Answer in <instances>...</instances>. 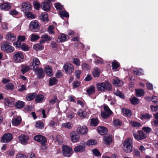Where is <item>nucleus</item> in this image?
I'll return each instance as SVG.
<instances>
[{"mask_svg":"<svg viewBox=\"0 0 158 158\" xmlns=\"http://www.w3.org/2000/svg\"><path fill=\"white\" fill-rule=\"evenodd\" d=\"M132 140L130 138H128L123 143V148L127 153H130L132 151Z\"/></svg>","mask_w":158,"mask_h":158,"instance_id":"1","label":"nucleus"},{"mask_svg":"<svg viewBox=\"0 0 158 158\" xmlns=\"http://www.w3.org/2000/svg\"><path fill=\"white\" fill-rule=\"evenodd\" d=\"M97 87L98 90L100 91H103L105 90L110 91L112 89L111 85L109 82L98 83L97 84Z\"/></svg>","mask_w":158,"mask_h":158,"instance_id":"2","label":"nucleus"},{"mask_svg":"<svg viewBox=\"0 0 158 158\" xmlns=\"http://www.w3.org/2000/svg\"><path fill=\"white\" fill-rule=\"evenodd\" d=\"M40 23L36 20L31 21L29 26V30L33 32H38L40 30Z\"/></svg>","mask_w":158,"mask_h":158,"instance_id":"3","label":"nucleus"},{"mask_svg":"<svg viewBox=\"0 0 158 158\" xmlns=\"http://www.w3.org/2000/svg\"><path fill=\"white\" fill-rule=\"evenodd\" d=\"M34 139L41 144V147L42 149L44 150L47 148V139L45 137L41 135H38L35 136Z\"/></svg>","mask_w":158,"mask_h":158,"instance_id":"4","label":"nucleus"},{"mask_svg":"<svg viewBox=\"0 0 158 158\" xmlns=\"http://www.w3.org/2000/svg\"><path fill=\"white\" fill-rule=\"evenodd\" d=\"M62 153L66 157H70L73 153L72 148L67 145H63L62 147Z\"/></svg>","mask_w":158,"mask_h":158,"instance_id":"5","label":"nucleus"},{"mask_svg":"<svg viewBox=\"0 0 158 158\" xmlns=\"http://www.w3.org/2000/svg\"><path fill=\"white\" fill-rule=\"evenodd\" d=\"M24 59V56L21 52H16L14 55V60L16 63L22 62L23 61Z\"/></svg>","mask_w":158,"mask_h":158,"instance_id":"6","label":"nucleus"},{"mask_svg":"<svg viewBox=\"0 0 158 158\" xmlns=\"http://www.w3.org/2000/svg\"><path fill=\"white\" fill-rule=\"evenodd\" d=\"M1 50L7 52L11 53L14 50V48L6 43H2L1 44Z\"/></svg>","mask_w":158,"mask_h":158,"instance_id":"7","label":"nucleus"},{"mask_svg":"<svg viewBox=\"0 0 158 158\" xmlns=\"http://www.w3.org/2000/svg\"><path fill=\"white\" fill-rule=\"evenodd\" d=\"M13 45L16 48H20L21 49L24 51H28L29 48L27 45L24 43L21 44L20 42L16 41L14 42Z\"/></svg>","mask_w":158,"mask_h":158,"instance_id":"8","label":"nucleus"},{"mask_svg":"<svg viewBox=\"0 0 158 158\" xmlns=\"http://www.w3.org/2000/svg\"><path fill=\"white\" fill-rule=\"evenodd\" d=\"M63 69L67 74H71L74 70L73 65L70 63H66L63 66Z\"/></svg>","mask_w":158,"mask_h":158,"instance_id":"9","label":"nucleus"},{"mask_svg":"<svg viewBox=\"0 0 158 158\" xmlns=\"http://www.w3.org/2000/svg\"><path fill=\"white\" fill-rule=\"evenodd\" d=\"M13 138L12 134L10 133L5 134L2 137L1 141L2 143H8Z\"/></svg>","mask_w":158,"mask_h":158,"instance_id":"10","label":"nucleus"},{"mask_svg":"<svg viewBox=\"0 0 158 158\" xmlns=\"http://www.w3.org/2000/svg\"><path fill=\"white\" fill-rule=\"evenodd\" d=\"M138 134L134 133V137L137 140L139 141L145 139L147 137L146 135L142 131H138Z\"/></svg>","mask_w":158,"mask_h":158,"instance_id":"11","label":"nucleus"},{"mask_svg":"<svg viewBox=\"0 0 158 158\" xmlns=\"http://www.w3.org/2000/svg\"><path fill=\"white\" fill-rule=\"evenodd\" d=\"M70 137L71 141L73 143L77 142L80 139L79 135L75 131H73L70 133Z\"/></svg>","mask_w":158,"mask_h":158,"instance_id":"12","label":"nucleus"},{"mask_svg":"<svg viewBox=\"0 0 158 158\" xmlns=\"http://www.w3.org/2000/svg\"><path fill=\"white\" fill-rule=\"evenodd\" d=\"M4 104L8 107H12L15 103V99L11 97H6L4 98Z\"/></svg>","mask_w":158,"mask_h":158,"instance_id":"13","label":"nucleus"},{"mask_svg":"<svg viewBox=\"0 0 158 158\" xmlns=\"http://www.w3.org/2000/svg\"><path fill=\"white\" fill-rule=\"evenodd\" d=\"M40 63V61L37 58H34L33 59L32 61L30 63V65L33 70H35L38 68Z\"/></svg>","mask_w":158,"mask_h":158,"instance_id":"14","label":"nucleus"},{"mask_svg":"<svg viewBox=\"0 0 158 158\" xmlns=\"http://www.w3.org/2000/svg\"><path fill=\"white\" fill-rule=\"evenodd\" d=\"M22 9L23 11L26 13L31 10V6L28 2L23 3L22 5Z\"/></svg>","mask_w":158,"mask_h":158,"instance_id":"15","label":"nucleus"},{"mask_svg":"<svg viewBox=\"0 0 158 158\" xmlns=\"http://www.w3.org/2000/svg\"><path fill=\"white\" fill-rule=\"evenodd\" d=\"M6 39L9 41L13 42L15 40L16 37L14 33L11 32L7 33L5 36Z\"/></svg>","mask_w":158,"mask_h":158,"instance_id":"16","label":"nucleus"},{"mask_svg":"<svg viewBox=\"0 0 158 158\" xmlns=\"http://www.w3.org/2000/svg\"><path fill=\"white\" fill-rule=\"evenodd\" d=\"M77 132L81 135H84L87 133L88 129L85 126H80L77 129Z\"/></svg>","mask_w":158,"mask_h":158,"instance_id":"17","label":"nucleus"},{"mask_svg":"<svg viewBox=\"0 0 158 158\" xmlns=\"http://www.w3.org/2000/svg\"><path fill=\"white\" fill-rule=\"evenodd\" d=\"M22 121V119L20 116L14 117L12 120L11 123L13 125L17 126L19 125Z\"/></svg>","mask_w":158,"mask_h":158,"instance_id":"18","label":"nucleus"},{"mask_svg":"<svg viewBox=\"0 0 158 158\" xmlns=\"http://www.w3.org/2000/svg\"><path fill=\"white\" fill-rule=\"evenodd\" d=\"M11 5L10 3L8 2H5L1 4L0 6V8L2 10L5 11H7L10 9Z\"/></svg>","mask_w":158,"mask_h":158,"instance_id":"19","label":"nucleus"},{"mask_svg":"<svg viewBox=\"0 0 158 158\" xmlns=\"http://www.w3.org/2000/svg\"><path fill=\"white\" fill-rule=\"evenodd\" d=\"M19 141L23 144L25 145L28 143V141L29 139V138L27 135H22L19 136Z\"/></svg>","mask_w":158,"mask_h":158,"instance_id":"20","label":"nucleus"},{"mask_svg":"<svg viewBox=\"0 0 158 158\" xmlns=\"http://www.w3.org/2000/svg\"><path fill=\"white\" fill-rule=\"evenodd\" d=\"M34 70L35 71L39 79L42 78L44 77V74L42 69L41 68H37L36 70Z\"/></svg>","mask_w":158,"mask_h":158,"instance_id":"21","label":"nucleus"},{"mask_svg":"<svg viewBox=\"0 0 158 158\" xmlns=\"http://www.w3.org/2000/svg\"><path fill=\"white\" fill-rule=\"evenodd\" d=\"M104 142L107 145H109L112 142V136L110 135H107L104 137Z\"/></svg>","mask_w":158,"mask_h":158,"instance_id":"22","label":"nucleus"},{"mask_svg":"<svg viewBox=\"0 0 158 158\" xmlns=\"http://www.w3.org/2000/svg\"><path fill=\"white\" fill-rule=\"evenodd\" d=\"M41 6L43 10L44 11H48L50 10V3L48 2L43 3Z\"/></svg>","mask_w":158,"mask_h":158,"instance_id":"23","label":"nucleus"},{"mask_svg":"<svg viewBox=\"0 0 158 158\" xmlns=\"http://www.w3.org/2000/svg\"><path fill=\"white\" fill-rule=\"evenodd\" d=\"M41 38L42 39L41 42L43 43H44L46 41H50L51 40V37L47 34L46 33L41 35Z\"/></svg>","mask_w":158,"mask_h":158,"instance_id":"24","label":"nucleus"},{"mask_svg":"<svg viewBox=\"0 0 158 158\" xmlns=\"http://www.w3.org/2000/svg\"><path fill=\"white\" fill-rule=\"evenodd\" d=\"M45 69L46 73L48 76L50 77L52 76V71L51 67L48 65H47L45 67Z\"/></svg>","mask_w":158,"mask_h":158,"instance_id":"25","label":"nucleus"},{"mask_svg":"<svg viewBox=\"0 0 158 158\" xmlns=\"http://www.w3.org/2000/svg\"><path fill=\"white\" fill-rule=\"evenodd\" d=\"M98 133L102 135H103L107 132L106 128L104 127H98Z\"/></svg>","mask_w":158,"mask_h":158,"instance_id":"26","label":"nucleus"},{"mask_svg":"<svg viewBox=\"0 0 158 158\" xmlns=\"http://www.w3.org/2000/svg\"><path fill=\"white\" fill-rule=\"evenodd\" d=\"M67 35L64 34L59 35L57 41L59 42H63L66 40Z\"/></svg>","mask_w":158,"mask_h":158,"instance_id":"27","label":"nucleus"},{"mask_svg":"<svg viewBox=\"0 0 158 158\" xmlns=\"http://www.w3.org/2000/svg\"><path fill=\"white\" fill-rule=\"evenodd\" d=\"M33 48L35 50L38 51L43 50L44 46L41 43H38L34 44Z\"/></svg>","mask_w":158,"mask_h":158,"instance_id":"28","label":"nucleus"},{"mask_svg":"<svg viewBox=\"0 0 158 158\" xmlns=\"http://www.w3.org/2000/svg\"><path fill=\"white\" fill-rule=\"evenodd\" d=\"M113 83L114 85L118 86H121L123 84V81L117 78L113 80Z\"/></svg>","mask_w":158,"mask_h":158,"instance_id":"29","label":"nucleus"},{"mask_svg":"<svg viewBox=\"0 0 158 158\" xmlns=\"http://www.w3.org/2000/svg\"><path fill=\"white\" fill-rule=\"evenodd\" d=\"M139 118L142 120L144 119H149L152 117V115L149 114H140Z\"/></svg>","mask_w":158,"mask_h":158,"instance_id":"30","label":"nucleus"},{"mask_svg":"<svg viewBox=\"0 0 158 158\" xmlns=\"http://www.w3.org/2000/svg\"><path fill=\"white\" fill-rule=\"evenodd\" d=\"M35 101L37 103L42 102L44 97L42 94H39L35 96Z\"/></svg>","mask_w":158,"mask_h":158,"instance_id":"31","label":"nucleus"},{"mask_svg":"<svg viewBox=\"0 0 158 158\" xmlns=\"http://www.w3.org/2000/svg\"><path fill=\"white\" fill-rule=\"evenodd\" d=\"M85 150L84 146L80 145L76 146L74 148V151L77 152H83Z\"/></svg>","mask_w":158,"mask_h":158,"instance_id":"32","label":"nucleus"},{"mask_svg":"<svg viewBox=\"0 0 158 158\" xmlns=\"http://www.w3.org/2000/svg\"><path fill=\"white\" fill-rule=\"evenodd\" d=\"M73 126L72 124L70 122H66L63 123L61 125V127L70 129H71Z\"/></svg>","mask_w":158,"mask_h":158,"instance_id":"33","label":"nucleus"},{"mask_svg":"<svg viewBox=\"0 0 158 158\" xmlns=\"http://www.w3.org/2000/svg\"><path fill=\"white\" fill-rule=\"evenodd\" d=\"M136 95L138 97H140L143 95L144 92L142 89H135Z\"/></svg>","mask_w":158,"mask_h":158,"instance_id":"34","label":"nucleus"},{"mask_svg":"<svg viewBox=\"0 0 158 158\" xmlns=\"http://www.w3.org/2000/svg\"><path fill=\"white\" fill-rule=\"evenodd\" d=\"M123 113L125 116H130L131 115V111L129 109L124 108L122 109Z\"/></svg>","mask_w":158,"mask_h":158,"instance_id":"35","label":"nucleus"},{"mask_svg":"<svg viewBox=\"0 0 158 158\" xmlns=\"http://www.w3.org/2000/svg\"><path fill=\"white\" fill-rule=\"evenodd\" d=\"M87 92L89 95L93 94L95 92V87L91 86L87 89Z\"/></svg>","mask_w":158,"mask_h":158,"instance_id":"36","label":"nucleus"},{"mask_svg":"<svg viewBox=\"0 0 158 158\" xmlns=\"http://www.w3.org/2000/svg\"><path fill=\"white\" fill-rule=\"evenodd\" d=\"M120 65L119 63L116 60H114L112 62V69L113 70L117 69L119 67Z\"/></svg>","mask_w":158,"mask_h":158,"instance_id":"37","label":"nucleus"},{"mask_svg":"<svg viewBox=\"0 0 158 158\" xmlns=\"http://www.w3.org/2000/svg\"><path fill=\"white\" fill-rule=\"evenodd\" d=\"M130 100L131 103L133 105L137 104L139 102V99L135 97H131L130 98Z\"/></svg>","mask_w":158,"mask_h":158,"instance_id":"38","label":"nucleus"},{"mask_svg":"<svg viewBox=\"0 0 158 158\" xmlns=\"http://www.w3.org/2000/svg\"><path fill=\"white\" fill-rule=\"evenodd\" d=\"M26 16L28 18L31 19H34L36 18V15L30 11L25 13Z\"/></svg>","mask_w":158,"mask_h":158,"instance_id":"39","label":"nucleus"},{"mask_svg":"<svg viewBox=\"0 0 158 158\" xmlns=\"http://www.w3.org/2000/svg\"><path fill=\"white\" fill-rule=\"evenodd\" d=\"M100 70L99 68H96L94 69V70L93 72V74L94 77H98L100 74Z\"/></svg>","mask_w":158,"mask_h":158,"instance_id":"40","label":"nucleus"},{"mask_svg":"<svg viewBox=\"0 0 158 158\" xmlns=\"http://www.w3.org/2000/svg\"><path fill=\"white\" fill-rule=\"evenodd\" d=\"M58 81L55 77H52L50 78L49 81V85L50 86H52L56 84Z\"/></svg>","mask_w":158,"mask_h":158,"instance_id":"41","label":"nucleus"},{"mask_svg":"<svg viewBox=\"0 0 158 158\" xmlns=\"http://www.w3.org/2000/svg\"><path fill=\"white\" fill-rule=\"evenodd\" d=\"M41 20L44 21H47L48 20V15L46 12L42 13L40 16Z\"/></svg>","mask_w":158,"mask_h":158,"instance_id":"42","label":"nucleus"},{"mask_svg":"<svg viewBox=\"0 0 158 158\" xmlns=\"http://www.w3.org/2000/svg\"><path fill=\"white\" fill-rule=\"evenodd\" d=\"M24 105V102L21 101L17 102L15 104V107L18 108H23Z\"/></svg>","mask_w":158,"mask_h":158,"instance_id":"43","label":"nucleus"},{"mask_svg":"<svg viewBox=\"0 0 158 158\" xmlns=\"http://www.w3.org/2000/svg\"><path fill=\"white\" fill-rule=\"evenodd\" d=\"M35 126L36 128L40 129H42L44 127V125L43 122L38 121L36 122Z\"/></svg>","mask_w":158,"mask_h":158,"instance_id":"44","label":"nucleus"},{"mask_svg":"<svg viewBox=\"0 0 158 158\" xmlns=\"http://www.w3.org/2000/svg\"><path fill=\"white\" fill-rule=\"evenodd\" d=\"M79 115L81 117L84 118L86 116L87 113L85 110H80L78 112Z\"/></svg>","mask_w":158,"mask_h":158,"instance_id":"45","label":"nucleus"},{"mask_svg":"<svg viewBox=\"0 0 158 158\" xmlns=\"http://www.w3.org/2000/svg\"><path fill=\"white\" fill-rule=\"evenodd\" d=\"M60 15V17L63 18V17H65L66 18L69 17V14L68 13L65 11H62L59 12Z\"/></svg>","mask_w":158,"mask_h":158,"instance_id":"46","label":"nucleus"},{"mask_svg":"<svg viewBox=\"0 0 158 158\" xmlns=\"http://www.w3.org/2000/svg\"><path fill=\"white\" fill-rule=\"evenodd\" d=\"M122 122L118 119H115L113 121V124L114 126L117 127L121 125Z\"/></svg>","mask_w":158,"mask_h":158,"instance_id":"47","label":"nucleus"},{"mask_svg":"<svg viewBox=\"0 0 158 158\" xmlns=\"http://www.w3.org/2000/svg\"><path fill=\"white\" fill-rule=\"evenodd\" d=\"M40 38V37L38 35L32 34L31 36V40L32 42H33L38 40Z\"/></svg>","mask_w":158,"mask_h":158,"instance_id":"48","label":"nucleus"},{"mask_svg":"<svg viewBox=\"0 0 158 158\" xmlns=\"http://www.w3.org/2000/svg\"><path fill=\"white\" fill-rule=\"evenodd\" d=\"M29 70L28 66L27 65H23L22 66L21 71L23 74L28 71Z\"/></svg>","mask_w":158,"mask_h":158,"instance_id":"49","label":"nucleus"},{"mask_svg":"<svg viewBox=\"0 0 158 158\" xmlns=\"http://www.w3.org/2000/svg\"><path fill=\"white\" fill-rule=\"evenodd\" d=\"M114 94L121 98L123 99L124 98V95L120 91L118 90H117L114 93Z\"/></svg>","mask_w":158,"mask_h":158,"instance_id":"50","label":"nucleus"},{"mask_svg":"<svg viewBox=\"0 0 158 158\" xmlns=\"http://www.w3.org/2000/svg\"><path fill=\"white\" fill-rule=\"evenodd\" d=\"M36 94L35 93H33L28 95L27 97L26 98L27 100L28 101H31L33 100L35 97Z\"/></svg>","mask_w":158,"mask_h":158,"instance_id":"51","label":"nucleus"},{"mask_svg":"<svg viewBox=\"0 0 158 158\" xmlns=\"http://www.w3.org/2000/svg\"><path fill=\"white\" fill-rule=\"evenodd\" d=\"M54 29V27L53 25L50 26L48 28V31L50 34H54L55 33L53 31Z\"/></svg>","mask_w":158,"mask_h":158,"instance_id":"52","label":"nucleus"},{"mask_svg":"<svg viewBox=\"0 0 158 158\" xmlns=\"http://www.w3.org/2000/svg\"><path fill=\"white\" fill-rule=\"evenodd\" d=\"M81 66L83 70H87L90 69L89 65L85 63H83Z\"/></svg>","mask_w":158,"mask_h":158,"instance_id":"53","label":"nucleus"},{"mask_svg":"<svg viewBox=\"0 0 158 158\" xmlns=\"http://www.w3.org/2000/svg\"><path fill=\"white\" fill-rule=\"evenodd\" d=\"M98 120L97 118H93L91 120L90 124L91 125L96 126L98 125Z\"/></svg>","mask_w":158,"mask_h":158,"instance_id":"54","label":"nucleus"},{"mask_svg":"<svg viewBox=\"0 0 158 158\" xmlns=\"http://www.w3.org/2000/svg\"><path fill=\"white\" fill-rule=\"evenodd\" d=\"M101 114L102 117L104 118H106L111 114L107 113L106 111H102Z\"/></svg>","mask_w":158,"mask_h":158,"instance_id":"55","label":"nucleus"},{"mask_svg":"<svg viewBox=\"0 0 158 158\" xmlns=\"http://www.w3.org/2000/svg\"><path fill=\"white\" fill-rule=\"evenodd\" d=\"M6 87L7 89L12 90L14 89V86L12 83H9L6 85Z\"/></svg>","mask_w":158,"mask_h":158,"instance_id":"56","label":"nucleus"},{"mask_svg":"<svg viewBox=\"0 0 158 158\" xmlns=\"http://www.w3.org/2000/svg\"><path fill=\"white\" fill-rule=\"evenodd\" d=\"M142 130L147 134L149 133L152 131V129L148 127H143Z\"/></svg>","mask_w":158,"mask_h":158,"instance_id":"57","label":"nucleus"},{"mask_svg":"<svg viewBox=\"0 0 158 158\" xmlns=\"http://www.w3.org/2000/svg\"><path fill=\"white\" fill-rule=\"evenodd\" d=\"M96 143H97L96 141L94 140H88L86 143L87 145L88 146L94 145Z\"/></svg>","mask_w":158,"mask_h":158,"instance_id":"58","label":"nucleus"},{"mask_svg":"<svg viewBox=\"0 0 158 158\" xmlns=\"http://www.w3.org/2000/svg\"><path fill=\"white\" fill-rule=\"evenodd\" d=\"M73 63L76 66H78L80 65V61L79 59L75 58L73 59Z\"/></svg>","mask_w":158,"mask_h":158,"instance_id":"59","label":"nucleus"},{"mask_svg":"<svg viewBox=\"0 0 158 158\" xmlns=\"http://www.w3.org/2000/svg\"><path fill=\"white\" fill-rule=\"evenodd\" d=\"M92 152L96 156H100L101 154L97 149H94L92 150Z\"/></svg>","mask_w":158,"mask_h":158,"instance_id":"60","label":"nucleus"},{"mask_svg":"<svg viewBox=\"0 0 158 158\" xmlns=\"http://www.w3.org/2000/svg\"><path fill=\"white\" fill-rule=\"evenodd\" d=\"M130 124L134 127H139L141 125V124L139 123L136 122H131Z\"/></svg>","mask_w":158,"mask_h":158,"instance_id":"61","label":"nucleus"},{"mask_svg":"<svg viewBox=\"0 0 158 158\" xmlns=\"http://www.w3.org/2000/svg\"><path fill=\"white\" fill-rule=\"evenodd\" d=\"M25 39V36L19 35L17 37V41L23 42Z\"/></svg>","mask_w":158,"mask_h":158,"instance_id":"62","label":"nucleus"},{"mask_svg":"<svg viewBox=\"0 0 158 158\" xmlns=\"http://www.w3.org/2000/svg\"><path fill=\"white\" fill-rule=\"evenodd\" d=\"M18 90L20 92H23L26 89V86L25 85H22L18 86Z\"/></svg>","mask_w":158,"mask_h":158,"instance_id":"63","label":"nucleus"},{"mask_svg":"<svg viewBox=\"0 0 158 158\" xmlns=\"http://www.w3.org/2000/svg\"><path fill=\"white\" fill-rule=\"evenodd\" d=\"M55 6L57 10H61L63 8V6L60 5L59 3H55Z\"/></svg>","mask_w":158,"mask_h":158,"instance_id":"64","label":"nucleus"}]
</instances>
